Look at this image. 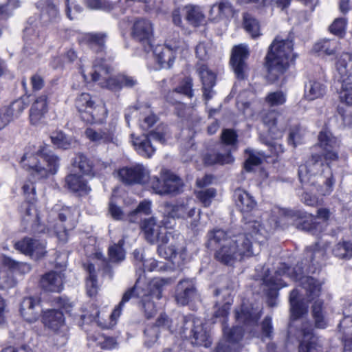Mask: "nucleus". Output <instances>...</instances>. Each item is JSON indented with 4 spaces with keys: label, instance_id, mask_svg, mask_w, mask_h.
Segmentation results:
<instances>
[{
    "label": "nucleus",
    "instance_id": "obj_1",
    "mask_svg": "<svg viewBox=\"0 0 352 352\" xmlns=\"http://www.w3.org/2000/svg\"><path fill=\"white\" fill-rule=\"evenodd\" d=\"M272 219L262 225L257 221L245 222L243 233L226 232L221 229L208 233V246L215 248L214 257L219 262L232 265L237 261L252 257L260 251L263 243L276 228L289 223L293 212L274 207Z\"/></svg>",
    "mask_w": 352,
    "mask_h": 352
},
{
    "label": "nucleus",
    "instance_id": "obj_2",
    "mask_svg": "<svg viewBox=\"0 0 352 352\" xmlns=\"http://www.w3.org/2000/svg\"><path fill=\"white\" fill-rule=\"evenodd\" d=\"M326 254V247H321L317 243L314 247H309L306 249V259L305 266L297 265L294 268L291 269L285 263L280 265L275 273V276L268 278L266 275L263 278V283L272 287L274 289H278L286 286L283 283L281 276H288L295 280H300L307 292V300L313 301L312 307L313 316L315 320L316 326L318 328L324 329L327 323L322 314L323 302L318 299L321 292L322 283L311 276H305L303 274L306 272L315 273L317 267L322 261L324 260ZM303 264V263H302Z\"/></svg>",
    "mask_w": 352,
    "mask_h": 352
},
{
    "label": "nucleus",
    "instance_id": "obj_3",
    "mask_svg": "<svg viewBox=\"0 0 352 352\" xmlns=\"http://www.w3.org/2000/svg\"><path fill=\"white\" fill-rule=\"evenodd\" d=\"M166 284V281L162 278H153L148 283L142 282L139 278L133 288L125 292L122 300L111 314H106L104 311H100L96 307L91 306L90 313L82 315L81 318L87 322H95L103 329L111 328L117 323L123 305L132 297L138 299L139 307L144 316L148 319L151 318L157 313L156 301L162 298L163 287Z\"/></svg>",
    "mask_w": 352,
    "mask_h": 352
},
{
    "label": "nucleus",
    "instance_id": "obj_4",
    "mask_svg": "<svg viewBox=\"0 0 352 352\" xmlns=\"http://www.w3.org/2000/svg\"><path fill=\"white\" fill-rule=\"evenodd\" d=\"M163 226L164 228L157 225L153 217L145 219L141 223L146 239L151 243H160L157 252L162 257L173 260L178 254L182 256L184 249L180 244L179 234L175 231H167V228Z\"/></svg>",
    "mask_w": 352,
    "mask_h": 352
},
{
    "label": "nucleus",
    "instance_id": "obj_5",
    "mask_svg": "<svg viewBox=\"0 0 352 352\" xmlns=\"http://www.w3.org/2000/svg\"><path fill=\"white\" fill-rule=\"evenodd\" d=\"M80 69L85 81L98 82L101 87L111 91H118L123 87H132L137 84L136 79L126 74L112 77L113 69L109 63L103 59H96L91 67L82 65Z\"/></svg>",
    "mask_w": 352,
    "mask_h": 352
},
{
    "label": "nucleus",
    "instance_id": "obj_6",
    "mask_svg": "<svg viewBox=\"0 0 352 352\" xmlns=\"http://www.w3.org/2000/svg\"><path fill=\"white\" fill-rule=\"evenodd\" d=\"M235 317L243 327L236 326L231 329L223 327V338L218 344L216 352H238L237 342L242 338L245 330H250V327L257 324L261 317V309L251 308L250 310L243 305L240 310H236Z\"/></svg>",
    "mask_w": 352,
    "mask_h": 352
},
{
    "label": "nucleus",
    "instance_id": "obj_7",
    "mask_svg": "<svg viewBox=\"0 0 352 352\" xmlns=\"http://www.w3.org/2000/svg\"><path fill=\"white\" fill-rule=\"evenodd\" d=\"M293 42L291 39H282L277 36L269 47L266 56V65L268 69V79L276 81L289 67L295 56L293 53Z\"/></svg>",
    "mask_w": 352,
    "mask_h": 352
},
{
    "label": "nucleus",
    "instance_id": "obj_8",
    "mask_svg": "<svg viewBox=\"0 0 352 352\" xmlns=\"http://www.w3.org/2000/svg\"><path fill=\"white\" fill-rule=\"evenodd\" d=\"M21 164L34 180H40L56 173L59 158L52 152L43 153L32 147L25 151Z\"/></svg>",
    "mask_w": 352,
    "mask_h": 352
},
{
    "label": "nucleus",
    "instance_id": "obj_9",
    "mask_svg": "<svg viewBox=\"0 0 352 352\" xmlns=\"http://www.w3.org/2000/svg\"><path fill=\"white\" fill-rule=\"evenodd\" d=\"M351 68V54L342 53L336 57L333 76L341 82L340 89L338 92L340 104L352 106V81L350 78Z\"/></svg>",
    "mask_w": 352,
    "mask_h": 352
},
{
    "label": "nucleus",
    "instance_id": "obj_10",
    "mask_svg": "<svg viewBox=\"0 0 352 352\" xmlns=\"http://www.w3.org/2000/svg\"><path fill=\"white\" fill-rule=\"evenodd\" d=\"M188 45L182 40L179 35H174L167 39L165 45H158L153 50L155 59L162 68H170L175 60V54H185Z\"/></svg>",
    "mask_w": 352,
    "mask_h": 352
},
{
    "label": "nucleus",
    "instance_id": "obj_11",
    "mask_svg": "<svg viewBox=\"0 0 352 352\" xmlns=\"http://www.w3.org/2000/svg\"><path fill=\"white\" fill-rule=\"evenodd\" d=\"M170 138V134L168 127L164 124H160L146 135L133 138L132 142L135 149L140 155L149 158L155 152V147L152 144L151 140L165 144Z\"/></svg>",
    "mask_w": 352,
    "mask_h": 352
},
{
    "label": "nucleus",
    "instance_id": "obj_12",
    "mask_svg": "<svg viewBox=\"0 0 352 352\" xmlns=\"http://www.w3.org/2000/svg\"><path fill=\"white\" fill-rule=\"evenodd\" d=\"M75 105L80 118L87 123H101L107 116V109L103 105H95L90 94L82 93L75 101Z\"/></svg>",
    "mask_w": 352,
    "mask_h": 352
},
{
    "label": "nucleus",
    "instance_id": "obj_13",
    "mask_svg": "<svg viewBox=\"0 0 352 352\" xmlns=\"http://www.w3.org/2000/svg\"><path fill=\"white\" fill-rule=\"evenodd\" d=\"M263 122L269 128V135L276 140L268 141L265 144L268 146L272 155L278 156L284 151L283 145L277 141L282 138L285 126L282 124L277 117V113L269 111L263 116Z\"/></svg>",
    "mask_w": 352,
    "mask_h": 352
},
{
    "label": "nucleus",
    "instance_id": "obj_14",
    "mask_svg": "<svg viewBox=\"0 0 352 352\" xmlns=\"http://www.w3.org/2000/svg\"><path fill=\"white\" fill-rule=\"evenodd\" d=\"M184 338H193L192 342L197 345L208 347L211 344L207 330L204 327L203 321L191 317L185 319L184 327L180 332Z\"/></svg>",
    "mask_w": 352,
    "mask_h": 352
},
{
    "label": "nucleus",
    "instance_id": "obj_15",
    "mask_svg": "<svg viewBox=\"0 0 352 352\" xmlns=\"http://www.w3.org/2000/svg\"><path fill=\"white\" fill-rule=\"evenodd\" d=\"M195 214V208H190L188 204L166 205L164 206V218L162 223L166 228H173L175 224V218H192Z\"/></svg>",
    "mask_w": 352,
    "mask_h": 352
},
{
    "label": "nucleus",
    "instance_id": "obj_16",
    "mask_svg": "<svg viewBox=\"0 0 352 352\" xmlns=\"http://www.w3.org/2000/svg\"><path fill=\"white\" fill-rule=\"evenodd\" d=\"M131 34L133 39L145 45L146 50H148L151 47L153 36L152 23L146 19H137L131 27Z\"/></svg>",
    "mask_w": 352,
    "mask_h": 352
},
{
    "label": "nucleus",
    "instance_id": "obj_17",
    "mask_svg": "<svg viewBox=\"0 0 352 352\" xmlns=\"http://www.w3.org/2000/svg\"><path fill=\"white\" fill-rule=\"evenodd\" d=\"M116 125L117 122L113 120L108 124V126H105L102 129L96 130L92 128H87L85 134L87 138L96 144L113 143L118 144Z\"/></svg>",
    "mask_w": 352,
    "mask_h": 352
},
{
    "label": "nucleus",
    "instance_id": "obj_18",
    "mask_svg": "<svg viewBox=\"0 0 352 352\" xmlns=\"http://www.w3.org/2000/svg\"><path fill=\"white\" fill-rule=\"evenodd\" d=\"M118 176L126 184H142L148 180L149 171L142 164H137L120 168L118 171Z\"/></svg>",
    "mask_w": 352,
    "mask_h": 352
},
{
    "label": "nucleus",
    "instance_id": "obj_19",
    "mask_svg": "<svg viewBox=\"0 0 352 352\" xmlns=\"http://www.w3.org/2000/svg\"><path fill=\"white\" fill-rule=\"evenodd\" d=\"M318 144L322 150L323 156L327 161H335L338 158V150L340 141L331 131L324 129L318 135Z\"/></svg>",
    "mask_w": 352,
    "mask_h": 352
},
{
    "label": "nucleus",
    "instance_id": "obj_20",
    "mask_svg": "<svg viewBox=\"0 0 352 352\" xmlns=\"http://www.w3.org/2000/svg\"><path fill=\"white\" fill-rule=\"evenodd\" d=\"M15 248L31 257L38 259L46 254L45 242L32 238H24L14 244Z\"/></svg>",
    "mask_w": 352,
    "mask_h": 352
},
{
    "label": "nucleus",
    "instance_id": "obj_21",
    "mask_svg": "<svg viewBox=\"0 0 352 352\" xmlns=\"http://www.w3.org/2000/svg\"><path fill=\"white\" fill-rule=\"evenodd\" d=\"M171 321L165 314H161L157 318L156 324L148 325L144 330V344L147 346H151L157 340L159 332L161 330H168L173 332L170 327Z\"/></svg>",
    "mask_w": 352,
    "mask_h": 352
},
{
    "label": "nucleus",
    "instance_id": "obj_22",
    "mask_svg": "<svg viewBox=\"0 0 352 352\" xmlns=\"http://www.w3.org/2000/svg\"><path fill=\"white\" fill-rule=\"evenodd\" d=\"M248 56L249 51L245 45H239L232 50L230 63L239 79H243L245 77V72L248 68L245 60Z\"/></svg>",
    "mask_w": 352,
    "mask_h": 352
},
{
    "label": "nucleus",
    "instance_id": "obj_23",
    "mask_svg": "<svg viewBox=\"0 0 352 352\" xmlns=\"http://www.w3.org/2000/svg\"><path fill=\"white\" fill-rule=\"evenodd\" d=\"M302 336L299 344V352H322L323 346L321 340L313 334L311 325L309 323L305 324L300 331Z\"/></svg>",
    "mask_w": 352,
    "mask_h": 352
},
{
    "label": "nucleus",
    "instance_id": "obj_24",
    "mask_svg": "<svg viewBox=\"0 0 352 352\" xmlns=\"http://www.w3.org/2000/svg\"><path fill=\"white\" fill-rule=\"evenodd\" d=\"M80 216L79 210L76 207H63L58 213V218L61 222L66 221L67 225L63 230H58L54 227L55 232L60 241H66L67 229H71L75 226Z\"/></svg>",
    "mask_w": 352,
    "mask_h": 352
},
{
    "label": "nucleus",
    "instance_id": "obj_25",
    "mask_svg": "<svg viewBox=\"0 0 352 352\" xmlns=\"http://www.w3.org/2000/svg\"><path fill=\"white\" fill-rule=\"evenodd\" d=\"M41 321L44 327L58 333L65 327V319L62 311L56 309L42 311Z\"/></svg>",
    "mask_w": 352,
    "mask_h": 352
},
{
    "label": "nucleus",
    "instance_id": "obj_26",
    "mask_svg": "<svg viewBox=\"0 0 352 352\" xmlns=\"http://www.w3.org/2000/svg\"><path fill=\"white\" fill-rule=\"evenodd\" d=\"M19 311L25 320L30 323L36 322L41 316V300L33 297L23 298Z\"/></svg>",
    "mask_w": 352,
    "mask_h": 352
},
{
    "label": "nucleus",
    "instance_id": "obj_27",
    "mask_svg": "<svg viewBox=\"0 0 352 352\" xmlns=\"http://www.w3.org/2000/svg\"><path fill=\"white\" fill-rule=\"evenodd\" d=\"M323 162L320 155H312L311 158L306 162L305 164H301L298 168V177L302 183L307 184L311 182L312 177L320 170Z\"/></svg>",
    "mask_w": 352,
    "mask_h": 352
},
{
    "label": "nucleus",
    "instance_id": "obj_28",
    "mask_svg": "<svg viewBox=\"0 0 352 352\" xmlns=\"http://www.w3.org/2000/svg\"><path fill=\"white\" fill-rule=\"evenodd\" d=\"M197 297L195 283L192 279H184L178 283L176 289L175 300L181 305H186Z\"/></svg>",
    "mask_w": 352,
    "mask_h": 352
},
{
    "label": "nucleus",
    "instance_id": "obj_29",
    "mask_svg": "<svg viewBox=\"0 0 352 352\" xmlns=\"http://www.w3.org/2000/svg\"><path fill=\"white\" fill-rule=\"evenodd\" d=\"M47 112V97L45 94L38 96L30 109V121L32 124L37 126L44 122Z\"/></svg>",
    "mask_w": 352,
    "mask_h": 352
},
{
    "label": "nucleus",
    "instance_id": "obj_30",
    "mask_svg": "<svg viewBox=\"0 0 352 352\" xmlns=\"http://www.w3.org/2000/svg\"><path fill=\"white\" fill-rule=\"evenodd\" d=\"M73 165L85 175H96L100 173L102 168L106 167L99 160L88 159L82 154H78L74 159Z\"/></svg>",
    "mask_w": 352,
    "mask_h": 352
},
{
    "label": "nucleus",
    "instance_id": "obj_31",
    "mask_svg": "<svg viewBox=\"0 0 352 352\" xmlns=\"http://www.w3.org/2000/svg\"><path fill=\"white\" fill-rule=\"evenodd\" d=\"M344 317L339 324V330L343 333V352H352V305L344 311Z\"/></svg>",
    "mask_w": 352,
    "mask_h": 352
},
{
    "label": "nucleus",
    "instance_id": "obj_32",
    "mask_svg": "<svg viewBox=\"0 0 352 352\" xmlns=\"http://www.w3.org/2000/svg\"><path fill=\"white\" fill-rule=\"evenodd\" d=\"M64 274L61 272L51 271L45 274L41 279V287L51 292H60L63 288Z\"/></svg>",
    "mask_w": 352,
    "mask_h": 352
},
{
    "label": "nucleus",
    "instance_id": "obj_33",
    "mask_svg": "<svg viewBox=\"0 0 352 352\" xmlns=\"http://www.w3.org/2000/svg\"><path fill=\"white\" fill-rule=\"evenodd\" d=\"M333 184L334 181L331 177L327 179L325 181V185L327 188L324 191H322L320 188L315 186V181L313 180L311 184L314 186V187L311 189V194L305 192L302 195L303 201L308 206L316 205L318 202L317 195H326L330 194L332 191Z\"/></svg>",
    "mask_w": 352,
    "mask_h": 352
},
{
    "label": "nucleus",
    "instance_id": "obj_34",
    "mask_svg": "<svg viewBox=\"0 0 352 352\" xmlns=\"http://www.w3.org/2000/svg\"><path fill=\"white\" fill-rule=\"evenodd\" d=\"M67 188L80 195H86L91 190L87 182L81 176L77 174H69L65 179Z\"/></svg>",
    "mask_w": 352,
    "mask_h": 352
},
{
    "label": "nucleus",
    "instance_id": "obj_35",
    "mask_svg": "<svg viewBox=\"0 0 352 352\" xmlns=\"http://www.w3.org/2000/svg\"><path fill=\"white\" fill-rule=\"evenodd\" d=\"M197 71L203 84L204 96L209 100L212 97V88L215 84V75L205 65H199Z\"/></svg>",
    "mask_w": 352,
    "mask_h": 352
},
{
    "label": "nucleus",
    "instance_id": "obj_36",
    "mask_svg": "<svg viewBox=\"0 0 352 352\" xmlns=\"http://www.w3.org/2000/svg\"><path fill=\"white\" fill-rule=\"evenodd\" d=\"M106 38L107 35L104 33H83L79 36L78 41L92 49L102 51L104 47Z\"/></svg>",
    "mask_w": 352,
    "mask_h": 352
},
{
    "label": "nucleus",
    "instance_id": "obj_37",
    "mask_svg": "<svg viewBox=\"0 0 352 352\" xmlns=\"http://www.w3.org/2000/svg\"><path fill=\"white\" fill-rule=\"evenodd\" d=\"M330 215V212L326 208H320L317 212V217L310 216L309 219L305 221L302 224V228L308 232H311L313 234H316L318 231H321L322 226L318 219H322L324 221H327Z\"/></svg>",
    "mask_w": 352,
    "mask_h": 352
},
{
    "label": "nucleus",
    "instance_id": "obj_38",
    "mask_svg": "<svg viewBox=\"0 0 352 352\" xmlns=\"http://www.w3.org/2000/svg\"><path fill=\"white\" fill-rule=\"evenodd\" d=\"M234 197L236 206L243 213L251 212L256 205L253 197L243 190H236Z\"/></svg>",
    "mask_w": 352,
    "mask_h": 352
},
{
    "label": "nucleus",
    "instance_id": "obj_39",
    "mask_svg": "<svg viewBox=\"0 0 352 352\" xmlns=\"http://www.w3.org/2000/svg\"><path fill=\"white\" fill-rule=\"evenodd\" d=\"M327 92V86L318 80H310L305 86V97L309 100L322 98Z\"/></svg>",
    "mask_w": 352,
    "mask_h": 352
},
{
    "label": "nucleus",
    "instance_id": "obj_40",
    "mask_svg": "<svg viewBox=\"0 0 352 352\" xmlns=\"http://www.w3.org/2000/svg\"><path fill=\"white\" fill-rule=\"evenodd\" d=\"M291 315L293 319H297L307 312V305L299 300L298 289L292 291L289 297Z\"/></svg>",
    "mask_w": 352,
    "mask_h": 352
},
{
    "label": "nucleus",
    "instance_id": "obj_41",
    "mask_svg": "<svg viewBox=\"0 0 352 352\" xmlns=\"http://www.w3.org/2000/svg\"><path fill=\"white\" fill-rule=\"evenodd\" d=\"M192 80L190 77L185 78L181 84L172 92H170L167 96V100L170 103H176L178 102V98H175V96H177L179 94H184L188 98H191L192 94Z\"/></svg>",
    "mask_w": 352,
    "mask_h": 352
},
{
    "label": "nucleus",
    "instance_id": "obj_42",
    "mask_svg": "<svg viewBox=\"0 0 352 352\" xmlns=\"http://www.w3.org/2000/svg\"><path fill=\"white\" fill-rule=\"evenodd\" d=\"M233 9L228 1L222 0L218 3L214 4L210 10V17L212 20H219L224 16L232 14Z\"/></svg>",
    "mask_w": 352,
    "mask_h": 352
},
{
    "label": "nucleus",
    "instance_id": "obj_43",
    "mask_svg": "<svg viewBox=\"0 0 352 352\" xmlns=\"http://www.w3.org/2000/svg\"><path fill=\"white\" fill-rule=\"evenodd\" d=\"M340 48V43L336 40L322 39L314 45V50L320 54L331 56Z\"/></svg>",
    "mask_w": 352,
    "mask_h": 352
},
{
    "label": "nucleus",
    "instance_id": "obj_44",
    "mask_svg": "<svg viewBox=\"0 0 352 352\" xmlns=\"http://www.w3.org/2000/svg\"><path fill=\"white\" fill-rule=\"evenodd\" d=\"M185 11L186 19L192 25L199 26L204 22L205 16L201 9L195 6H187L182 8Z\"/></svg>",
    "mask_w": 352,
    "mask_h": 352
},
{
    "label": "nucleus",
    "instance_id": "obj_45",
    "mask_svg": "<svg viewBox=\"0 0 352 352\" xmlns=\"http://www.w3.org/2000/svg\"><path fill=\"white\" fill-rule=\"evenodd\" d=\"M85 268L89 274L86 280L87 292L91 297L97 294L98 289L95 266L92 263H88L85 265Z\"/></svg>",
    "mask_w": 352,
    "mask_h": 352
},
{
    "label": "nucleus",
    "instance_id": "obj_46",
    "mask_svg": "<svg viewBox=\"0 0 352 352\" xmlns=\"http://www.w3.org/2000/svg\"><path fill=\"white\" fill-rule=\"evenodd\" d=\"M52 143L58 148L68 149L75 146L76 140L62 131H56L51 135Z\"/></svg>",
    "mask_w": 352,
    "mask_h": 352
},
{
    "label": "nucleus",
    "instance_id": "obj_47",
    "mask_svg": "<svg viewBox=\"0 0 352 352\" xmlns=\"http://www.w3.org/2000/svg\"><path fill=\"white\" fill-rule=\"evenodd\" d=\"M37 7L41 9L42 17H49L50 21L56 19L58 16V10L52 0H40Z\"/></svg>",
    "mask_w": 352,
    "mask_h": 352
},
{
    "label": "nucleus",
    "instance_id": "obj_48",
    "mask_svg": "<svg viewBox=\"0 0 352 352\" xmlns=\"http://www.w3.org/2000/svg\"><path fill=\"white\" fill-rule=\"evenodd\" d=\"M124 243V239H120L118 243H113L109 247V258L111 262L119 263L125 258V251L123 248Z\"/></svg>",
    "mask_w": 352,
    "mask_h": 352
},
{
    "label": "nucleus",
    "instance_id": "obj_49",
    "mask_svg": "<svg viewBox=\"0 0 352 352\" xmlns=\"http://www.w3.org/2000/svg\"><path fill=\"white\" fill-rule=\"evenodd\" d=\"M287 101V94L281 90L269 92L265 98V103L270 107L283 105Z\"/></svg>",
    "mask_w": 352,
    "mask_h": 352
},
{
    "label": "nucleus",
    "instance_id": "obj_50",
    "mask_svg": "<svg viewBox=\"0 0 352 352\" xmlns=\"http://www.w3.org/2000/svg\"><path fill=\"white\" fill-rule=\"evenodd\" d=\"M234 160L232 156L230 153H228L225 155L219 154V153H212V154H207L204 157V163L206 165H214L216 164H230Z\"/></svg>",
    "mask_w": 352,
    "mask_h": 352
},
{
    "label": "nucleus",
    "instance_id": "obj_51",
    "mask_svg": "<svg viewBox=\"0 0 352 352\" xmlns=\"http://www.w3.org/2000/svg\"><path fill=\"white\" fill-rule=\"evenodd\" d=\"M332 252L336 257L349 258L352 257V243L340 242L333 247Z\"/></svg>",
    "mask_w": 352,
    "mask_h": 352
},
{
    "label": "nucleus",
    "instance_id": "obj_52",
    "mask_svg": "<svg viewBox=\"0 0 352 352\" xmlns=\"http://www.w3.org/2000/svg\"><path fill=\"white\" fill-rule=\"evenodd\" d=\"M243 25L245 30L252 38H256L260 35V26L258 22L250 14H245L244 15Z\"/></svg>",
    "mask_w": 352,
    "mask_h": 352
},
{
    "label": "nucleus",
    "instance_id": "obj_53",
    "mask_svg": "<svg viewBox=\"0 0 352 352\" xmlns=\"http://www.w3.org/2000/svg\"><path fill=\"white\" fill-rule=\"evenodd\" d=\"M151 202L144 200L140 203L138 208L127 215V219L130 222H136L138 220L139 214H149L151 211Z\"/></svg>",
    "mask_w": 352,
    "mask_h": 352
},
{
    "label": "nucleus",
    "instance_id": "obj_54",
    "mask_svg": "<svg viewBox=\"0 0 352 352\" xmlns=\"http://www.w3.org/2000/svg\"><path fill=\"white\" fill-rule=\"evenodd\" d=\"M305 129L300 126H294L290 129L288 142L294 147L303 142L306 136Z\"/></svg>",
    "mask_w": 352,
    "mask_h": 352
},
{
    "label": "nucleus",
    "instance_id": "obj_55",
    "mask_svg": "<svg viewBox=\"0 0 352 352\" xmlns=\"http://www.w3.org/2000/svg\"><path fill=\"white\" fill-rule=\"evenodd\" d=\"M246 153H249V157L245 163V168L248 171H251L252 166L258 165L265 160L267 156L263 153L256 152L253 150L247 149Z\"/></svg>",
    "mask_w": 352,
    "mask_h": 352
},
{
    "label": "nucleus",
    "instance_id": "obj_56",
    "mask_svg": "<svg viewBox=\"0 0 352 352\" xmlns=\"http://www.w3.org/2000/svg\"><path fill=\"white\" fill-rule=\"evenodd\" d=\"M165 185L170 190L167 191V194L177 192L182 187V180L175 175L166 172L165 173Z\"/></svg>",
    "mask_w": 352,
    "mask_h": 352
},
{
    "label": "nucleus",
    "instance_id": "obj_57",
    "mask_svg": "<svg viewBox=\"0 0 352 352\" xmlns=\"http://www.w3.org/2000/svg\"><path fill=\"white\" fill-rule=\"evenodd\" d=\"M337 114L343 125L352 127V106L339 104L337 108Z\"/></svg>",
    "mask_w": 352,
    "mask_h": 352
},
{
    "label": "nucleus",
    "instance_id": "obj_58",
    "mask_svg": "<svg viewBox=\"0 0 352 352\" xmlns=\"http://www.w3.org/2000/svg\"><path fill=\"white\" fill-rule=\"evenodd\" d=\"M346 25L347 21L345 18H337L333 21L329 29L331 34L342 38L346 34Z\"/></svg>",
    "mask_w": 352,
    "mask_h": 352
},
{
    "label": "nucleus",
    "instance_id": "obj_59",
    "mask_svg": "<svg viewBox=\"0 0 352 352\" xmlns=\"http://www.w3.org/2000/svg\"><path fill=\"white\" fill-rule=\"evenodd\" d=\"M2 263L4 266L12 270H19L23 273L28 272L31 269L28 264L16 262L9 257H4L2 260Z\"/></svg>",
    "mask_w": 352,
    "mask_h": 352
},
{
    "label": "nucleus",
    "instance_id": "obj_60",
    "mask_svg": "<svg viewBox=\"0 0 352 352\" xmlns=\"http://www.w3.org/2000/svg\"><path fill=\"white\" fill-rule=\"evenodd\" d=\"M216 196L214 188H208L197 192V197L204 206H208L212 199Z\"/></svg>",
    "mask_w": 352,
    "mask_h": 352
},
{
    "label": "nucleus",
    "instance_id": "obj_61",
    "mask_svg": "<svg viewBox=\"0 0 352 352\" xmlns=\"http://www.w3.org/2000/svg\"><path fill=\"white\" fill-rule=\"evenodd\" d=\"M231 300L228 299L222 306L219 304L216 305L217 309L214 311V316L215 318H219V321L224 322L228 317L229 310L230 309Z\"/></svg>",
    "mask_w": 352,
    "mask_h": 352
},
{
    "label": "nucleus",
    "instance_id": "obj_62",
    "mask_svg": "<svg viewBox=\"0 0 352 352\" xmlns=\"http://www.w3.org/2000/svg\"><path fill=\"white\" fill-rule=\"evenodd\" d=\"M151 186L153 190L156 194L159 195L167 194V191L170 190L165 185V175L163 177V182L160 181L157 177L152 178L151 180Z\"/></svg>",
    "mask_w": 352,
    "mask_h": 352
},
{
    "label": "nucleus",
    "instance_id": "obj_63",
    "mask_svg": "<svg viewBox=\"0 0 352 352\" xmlns=\"http://www.w3.org/2000/svg\"><path fill=\"white\" fill-rule=\"evenodd\" d=\"M25 215L28 217V221L32 222H40V217L35 205L30 202L25 204Z\"/></svg>",
    "mask_w": 352,
    "mask_h": 352
},
{
    "label": "nucleus",
    "instance_id": "obj_64",
    "mask_svg": "<svg viewBox=\"0 0 352 352\" xmlns=\"http://www.w3.org/2000/svg\"><path fill=\"white\" fill-rule=\"evenodd\" d=\"M97 345L103 349H112L116 347L117 343L116 340L111 337H106L102 335L99 336L96 339Z\"/></svg>",
    "mask_w": 352,
    "mask_h": 352
}]
</instances>
